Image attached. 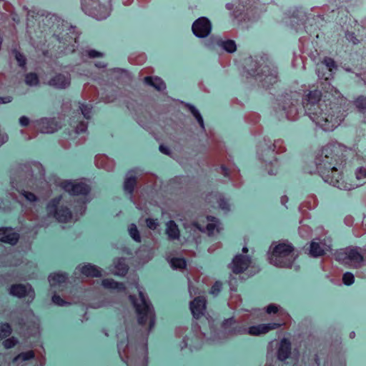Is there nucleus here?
I'll return each mask as SVG.
<instances>
[{
  "instance_id": "obj_1",
  "label": "nucleus",
  "mask_w": 366,
  "mask_h": 366,
  "mask_svg": "<svg viewBox=\"0 0 366 366\" xmlns=\"http://www.w3.org/2000/svg\"><path fill=\"white\" fill-rule=\"evenodd\" d=\"M345 117L344 107L337 102H323L311 114L313 122L325 131L335 129L342 122Z\"/></svg>"
},
{
  "instance_id": "obj_2",
  "label": "nucleus",
  "mask_w": 366,
  "mask_h": 366,
  "mask_svg": "<svg viewBox=\"0 0 366 366\" xmlns=\"http://www.w3.org/2000/svg\"><path fill=\"white\" fill-rule=\"evenodd\" d=\"M347 152V148L340 144L331 143L325 145L321 150L317 162L318 171H321L327 180L332 182V178L328 174V168L343 167Z\"/></svg>"
},
{
  "instance_id": "obj_3",
  "label": "nucleus",
  "mask_w": 366,
  "mask_h": 366,
  "mask_svg": "<svg viewBox=\"0 0 366 366\" xmlns=\"http://www.w3.org/2000/svg\"><path fill=\"white\" fill-rule=\"evenodd\" d=\"M297 253L291 243L274 242L269 252V262L280 267H290L297 257Z\"/></svg>"
},
{
  "instance_id": "obj_4",
  "label": "nucleus",
  "mask_w": 366,
  "mask_h": 366,
  "mask_svg": "<svg viewBox=\"0 0 366 366\" xmlns=\"http://www.w3.org/2000/svg\"><path fill=\"white\" fill-rule=\"evenodd\" d=\"M139 300H134L130 296L138 316V322L141 325H149V328L154 325V313L150 302L146 299L142 292H139Z\"/></svg>"
},
{
  "instance_id": "obj_5",
  "label": "nucleus",
  "mask_w": 366,
  "mask_h": 366,
  "mask_svg": "<svg viewBox=\"0 0 366 366\" xmlns=\"http://www.w3.org/2000/svg\"><path fill=\"white\" fill-rule=\"evenodd\" d=\"M336 259L342 264L351 267H360L364 262V254L362 249L357 247H347L336 252Z\"/></svg>"
},
{
  "instance_id": "obj_6",
  "label": "nucleus",
  "mask_w": 366,
  "mask_h": 366,
  "mask_svg": "<svg viewBox=\"0 0 366 366\" xmlns=\"http://www.w3.org/2000/svg\"><path fill=\"white\" fill-rule=\"evenodd\" d=\"M59 201V198L52 199L47 206L48 212L49 214H52L57 221L68 222L72 219V214L69 209L66 207L61 206L56 208Z\"/></svg>"
},
{
  "instance_id": "obj_7",
  "label": "nucleus",
  "mask_w": 366,
  "mask_h": 366,
  "mask_svg": "<svg viewBox=\"0 0 366 366\" xmlns=\"http://www.w3.org/2000/svg\"><path fill=\"white\" fill-rule=\"evenodd\" d=\"M330 250V241L326 239H314L310 245V255L312 257L324 256Z\"/></svg>"
},
{
  "instance_id": "obj_8",
  "label": "nucleus",
  "mask_w": 366,
  "mask_h": 366,
  "mask_svg": "<svg viewBox=\"0 0 366 366\" xmlns=\"http://www.w3.org/2000/svg\"><path fill=\"white\" fill-rule=\"evenodd\" d=\"M355 176V179H347V184H339L340 189L351 190L364 184L366 182V168L361 167L357 169Z\"/></svg>"
},
{
  "instance_id": "obj_9",
  "label": "nucleus",
  "mask_w": 366,
  "mask_h": 366,
  "mask_svg": "<svg viewBox=\"0 0 366 366\" xmlns=\"http://www.w3.org/2000/svg\"><path fill=\"white\" fill-rule=\"evenodd\" d=\"M61 185L66 192L72 195H85L89 192V187L82 182L65 181Z\"/></svg>"
},
{
  "instance_id": "obj_10",
  "label": "nucleus",
  "mask_w": 366,
  "mask_h": 366,
  "mask_svg": "<svg viewBox=\"0 0 366 366\" xmlns=\"http://www.w3.org/2000/svg\"><path fill=\"white\" fill-rule=\"evenodd\" d=\"M210 31V21L205 17L199 18L192 24V31L198 37L207 36Z\"/></svg>"
},
{
  "instance_id": "obj_11",
  "label": "nucleus",
  "mask_w": 366,
  "mask_h": 366,
  "mask_svg": "<svg viewBox=\"0 0 366 366\" xmlns=\"http://www.w3.org/2000/svg\"><path fill=\"white\" fill-rule=\"evenodd\" d=\"M285 322H273L269 324H260L249 327L247 330V333L252 336H258L264 335L271 330H276L282 325H285Z\"/></svg>"
},
{
  "instance_id": "obj_12",
  "label": "nucleus",
  "mask_w": 366,
  "mask_h": 366,
  "mask_svg": "<svg viewBox=\"0 0 366 366\" xmlns=\"http://www.w3.org/2000/svg\"><path fill=\"white\" fill-rule=\"evenodd\" d=\"M342 168L343 167H336L335 169L330 168V167L328 168V170H329L328 174L331 178H332V182L327 180V179L325 177V174L321 171H319V172L320 173L321 176L322 177V178L324 179V180L326 182H328L329 184L333 185L334 187H336L340 189V187L338 186L339 184L340 185L341 183H342V184L347 183V180L344 179L342 177Z\"/></svg>"
},
{
  "instance_id": "obj_13",
  "label": "nucleus",
  "mask_w": 366,
  "mask_h": 366,
  "mask_svg": "<svg viewBox=\"0 0 366 366\" xmlns=\"http://www.w3.org/2000/svg\"><path fill=\"white\" fill-rule=\"evenodd\" d=\"M250 263L251 259L249 257L238 254L234 257L230 267L234 273L239 274L246 270Z\"/></svg>"
},
{
  "instance_id": "obj_14",
  "label": "nucleus",
  "mask_w": 366,
  "mask_h": 366,
  "mask_svg": "<svg viewBox=\"0 0 366 366\" xmlns=\"http://www.w3.org/2000/svg\"><path fill=\"white\" fill-rule=\"evenodd\" d=\"M190 310L193 316L198 319L204 315L206 310V300L203 297H197L190 302Z\"/></svg>"
},
{
  "instance_id": "obj_15",
  "label": "nucleus",
  "mask_w": 366,
  "mask_h": 366,
  "mask_svg": "<svg viewBox=\"0 0 366 366\" xmlns=\"http://www.w3.org/2000/svg\"><path fill=\"white\" fill-rule=\"evenodd\" d=\"M0 242L9 243L10 244H15L19 240V234L13 231L11 228H1L0 229Z\"/></svg>"
},
{
  "instance_id": "obj_16",
  "label": "nucleus",
  "mask_w": 366,
  "mask_h": 366,
  "mask_svg": "<svg viewBox=\"0 0 366 366\" xmlns=\"http://www.w3.org/2000/svg\"><path fill=\"white\" fill-rule=\"evenodd\" d=\"M10 294L18 297H23L29 295L30 292L34 293L31 287L29 285H14L11 287Z\"/></svg>"
},
{
  "instance_id": "obj_17",
  "label": "nucleus",
  "mask_w": 366,
  "mask_h": 366,
  "mask_svg": "<svg viewBox=\"0 0 366 366\" xmlns=\"http://www.w3.org/2000/svg\"><path fill=\"white\" fill-rule=\"evenodd\" d=\"M291 353V343L286 339L283 338L277 350V357L280 360L283 361L289 357Z\"/></svg>"
},
{
  "instance_id": "obj_18",
  "label": "nucleus",
  "mask_w": 366,
  "mask_h": 366,
  "mask_svg": "<svg viewBox=\"0 0 366 366\" xmlns=\"http://www.w3.org/2000/svg\"><path fill=\"white\" fill-rule=\"evenodd\" d=\"M39 128L42 133L50 134L56 132L59 127L53 119H42L39 123Z\"/></svg>"
},
{
  "instance_id": "obj_19",
  "label": "nucleus",
  "mask_w": 366,
  "mask_h": 366,
  "mask_svg": "<svg viewBox=\"0 0 366 366\" xmlns=\"http://www.w3.org/2000/svg\"><path fill=\"white\" fill-rule=\"evenodd\" d=\"M49 85L57 89H65L70 84L69 79L62 74H58L49 81Z\"/></svg>"
},
{
  "instance_id": "obj_20",
  "label": "nucleus",
  "mask_w": 366,
  "mask_h": 366,
  "mask_svg": "<svg viewBox=\"0 0 366 366\" xmlns=\"http://www.w3.org/2000/svg\"><path fill=\"white\" fill-rule=\"evenodd\" d=\"M166 234L169 239H178L180 236V232L177 224L171 220L166 224Z\"/></svg>"
},
{
  "instance_id": "obj_21",
  "label": "nucleus",
  "mask_w": 366,
  "mask_h": 366,
  "mask_svg": "<svg viewBox=\"0 0 366 366\" xmlns=\"http://www.w3.org/2000/svg\"><path fill=\"white\" fill-rule=\"evenodd\" d=\"M266 312L268 314H272V313L275 314V313L279 312L280 315H281L282 317V319L284 320L283 322H285V324L287 323V322L288 320H290V315L287 312H286L283 310H281L280 307L275 304L269 305L266 308Z\"/></svg>"
},
{
  "instance_id": "obj_22",
  "label": "nucleus",
  "mask_w": 366,
  "mask_h": 366,
  "mask_svg": "<svg viewBox=\"0 0 366 366\" xmlns=\"http://www.w3.org/2000/svg\"><path fill=\"white\" fill-rule=\"evenodd\" d=\"M81 272L86 277H100L102 274L101 270L94 265L86 264L81 268Z\"/></svg>"
},
{
  "instance_id": "obj_23",
  "label": "nucleus",
  "mask_w": 366,
  "mask_h": 366,
  "mask_svg": "<svg viewBox=\"0 0 366 366\" xmlns=\"http://www.w3.org/2000/svg\"><path fill=\"white\" fill-rule=\"evenodd\" d=\"M144 82L154 86L159 91L164 90L166 88L164 82L159 77L147 76L144 78Z\"/></svg>"
},
{
  "instance_id": "obj_24",
  "label": "nucleus",
  "mask_w": 366,
  "mask_h": 366,
  "mask_svg": "<svg viewBox=\"0 0 366 366\" xmlns=\"http://www.w3.org/2000/svg\"><path fill=\"white\" fill-rule=\"evenodd\" d=\"M322 97V92L318 89L310 91L306 95V101L308 104H315L320 102Z\"/></svg>"
},
{
  "instance_id": "obj_25",
  "label": "nucleus",
  "mask_w": 366,
  "mask_h": 366,
  "mask_svg": "<svg viewBox=\"0 0 366 366\" xmlns=\"http://www.w3.org/2000/svg\"><path fill=\"white\" fill-rule=\"evenodd\" d=\"M66 277L63 274H53L49 277V281L51 286H56V285L63 283L66 281Z\"/></svg>"
},
{
  "instance_id": "obj_26",
  "label": "nucleus",
  "mask_w": 366,
  "mask_h": 366,
  "mask_svg": "<svg viewBox=\"0 0 366 366\" xmlns=\"http://www.w3.org/2000/svg\"><path fill=\"white\" fill-rule=\"evenodd\" d=\"M102 285L105 288H108V289H117V290L124 289L122 284H119L111 279L104 280L102 281Z\"/></svg>"
},
{
  "instance_id": "obj_27",
  "label": "nucleus",
  "mask_w": 366,
  "mask_h": 366,
  "mask_svg": "<svg viewBox=\"0 0 366 366\" xmlns=\"http://www.w3.org/2000/svg\"><path fill=\"white\" fill-rule=\"evenodd\" d=\"M137 180L134 177H127L124 184V190L129 194L132 193L136 185Z\"/></svg>"
},
{
  "instance_id": "obj_28",
  "label": "nucleus",
  "mask_w": 366,
  "mask_h": 366,
  "mask_svg": "<svg viewBox=\"0 0 366 366\" xmlns=\"http://www.w3.org/2000/svg\"><path fill=\"white\" fill-rule=\"evenodd\" d=\"M25 82L29 86H36L39 84L38 76L35 73H29L25 76Z\"/></svg>"
},
{
  "instance_id": "obj_29",
  "label": "nucleus",
  "mask_w": 366,
  "mask_h": 366,
  "mask_svg": "<svg viewBox=\"0 0 366 366\" xmlns=\"http://www.w3.org/2000/svg\"><path fill=\"white\" fill-rule=\"evenodd\" d=\"M34 357V352L30 350V351H28L26 352H22V353L19 354V355H17L16 357H14V362H17L19 360L25 361V360H31Z\"/></svg>"
},
{
  "instance_id": "obj_30",
  "label": "nucleus",
  "mask_w": 366,
  "mask_h": 366,
  "mask_svg": "<svg viewBox=\"0 0 366 366\" xmlns=\"http://www.w3.org/2000/svg\"><path fill=\"white\" fill-rule=\"evenodd\" d=\"M222 47L229 53L234 52L237 49L236 44L233 40H227L223 42Z\"/></svg>"
},
{
  "instance_id": "obj_31",
  "label": "nucleus",
  "mask_w": 366,
  "mask_h": 366,
  "mask_svg": "<svg viewBox=\"0 0 366 366\" xmlns=\"http://www.w3.org/2000/svg\"><path fill=\"white\" fill-rule=\"evenodd\" d=\"M189 111L191 113L194 115V117L197 120L198 123L201 126L202 128H204V121L203 119L199 112V111L194 107V106H189Z\"/></svg>"
},
{
  "instance_id": "obj_32",
  "label": "nucleus",
  "mask_w": 366,
  "mask_h": 366,
  "mask_svg": "<svg viewBox=\"0 0 366 366\" xmlns=\"http://www.w3.org/2000/svg\"><path fill=\"white\" fill-rule=\"evenodd\" d=\"M171 265L175 269H183L186 266V262L184 259L174 258L171 260Z\"/></svg>"
},
{
  "instance_id": "obj_33",
  "label": "nucleus",
  "mask_w": 366,
  "mask_h": 366,
  "mask_svg": "<svg viewBox=\"0 0 366 366\" xmlns=\"http://www.w3.org/2000/svg\"><path fill=\"white\" fill-rule=\"evenodd\" d=\"M11 332V330L9 324L0 325V339L9 336Z\"/></svg>"
},
{
  "instance_id": "obj_34",
  "label": "nucleus",
  "mask_w": 366,
  "mask_h": 366,
  "mask_svg": "<svg viewBox=\"0 0 366 366\" xmlns=\"http://www.w3.org/2000/svg\"><path fill=\"white\" fill-rule=\"evenodd\" d=\"M131 237L137 242H140L139 231L135 224H131L129 229Z\"/></svg>"
},
{
  "instance_id": "obj_35",
  "label": "nucleus",
  "mask_w": 366,
  "mask_h": 366,
  "mask_svg": "<svg viewBox=\"0 0 366 366\" xmlns=\"http://www.w3.org/2000/svg\"><path fill=\"white\" fill-rule=\"evenodd\" d=\"M355 104L356 107L360 111L365 110L366 109V98H363V97L357 98L355 102Z\"/></svg>"
},
{
  "instance_id": "obj_36",
  "label": "nucleus",
  "mask_w": 366,
  "mask_h": 366,
  "mask_svg": "<svg viewBox=\"0 0 366 366\" xmlns=\"http://www.w3.org/2000/svg\"><path fill=\"white\" fill-rule=\"evenodd\" d=\"M355 277L351 272H346L343 274L342 281L344 284L350 285L354 282Z\"/></svg>"
},
{
  "instance_id": "obj_37",
  "label": "nucleus",
  "mask_w": 366,
  "mask_h": 366,
  "mask_svg": "<svg viewBox=\"0 0 366 366\" xmlns=\"http://www.w3.org/2000/svg\"><path fill=\"white\" fill-rule=\"evenodd\" d=\"M206 229L209 235H213L219 232V228L216 223H209L207 225Z\"/></svg>"
},
{
  "instance_id": "obj_38",
  "label": "nucleus",
  "mask_w": 366,
  "mask_h": 366,
  "mask_svg": "<svg viewBox=\"0 0 366 366\" xmlns=\"http://www.w3.org/2000/svg\"><path fill=\"white\" fill-rule=\"evenodd\" d=\"M21 194L29 202H36L37 200L36 196L34 193H32V192H27V191H23L21 192Z\"/></svg>"
},
{
  "instance_id": "obj_39",
  "label": "nucleus",
  "mask_w": 366,
  "mask_h": 366,
  "mask_svg": "<svg viewBox=\"0 0 366 366\" xmlns=\"http://www.w3.org/2000/svg\"><path fill=\"white\" fill-rule=\"evenodd\" d=\"M14 53L16 59L18 61L19 66H24L26 64V59L24 56L17 51H14Z\"/></svg>"
},
{
  "instance_id": "obj_40",
  "label": "nucleus",
  "mask_w": 366,
  "mask_h": 366,
  "mask_svg": "<svg viewBox=\"0 0 366 366\" xmlns=\"http://www.w3.org/2000/svg\"><path fill=\"white\" fill-rule=\"evenodd\" d=\"M323 63L328 68L329 71H332L333 69L336 68V64L335 61L331 58H325L323 61Z\"/></svg>"
},
{
  "instance_id": "obj_41",
  "label": "nucleus",
  "mask_w": 366,
  "mask_h": 366,
  "mask_svg": "<svg viewBox=\"0 0 366 366\" xmlns=\"http://www.w3.org/2000/svg\"><path fill=\"white\" fill-rule=\"evenodd\" d=\"M17 341L14 338H9L3 342V345L5 348L9 349L13 347L16 344Z\"/></svg>"
},
{
  "instance_id": "obj_42",
  "label": "nucleus",
  "mask_w": 366,
  "mask_h": 366,
  "mask_svg": "<svg viewBox=\"0 0 366 366\" xmlns=\"http://www.w3.org/2000/svg\"><path fill=\"white\" fill-rule=\"evenodd\" d=\"M221 289H222V283L217 282L212 285L211 290H210V293L216 295L220 292Z\"/></svg>"
},
{
  "instance_id": "obj_43",
  "label": "nucleus",
  "mask_w": 366,
  "mask_h": 366,
  "mask_svg": "<svg viewBox=\"0 0 366 366\" xmlns=\"http://www.w3.org/2000/svg\"><path fill=\"white\" fill-rule=\"evenodd\" d=\"M272 147H273L272 152H274L275 150H277V152H282L284 151V149L282 148V142L281 140L275 141L274 142V144H272Z\"/></svg>"
},
{
  "instance_id": "obj_44",
  "label": "nucleus",
  "mask_w": 366,
  "mask_h": 366,
  "mask_svg": "<svg viewBox=\"0 0 366 366\" xmlns=\"http://www.w3.org/2000/svg\"><path fill=\"white\" fill-rule=\"evenodd\" d=\"M80 109L81 111V113L83 114V115L86 118V119H89L90 117V113H91V109L90 108H89L87 106H85V105H81L80 107Z\"/></svg>"
},
{
  "instance_id": "obj_45",
  "label": "nucleus",
  "mask_w": 366,
  "mask_h": 366,
  "mask_svg": "<svg viewBox=\"0 0 366 366\" xmlns=\"http://www.w3.org/2000/svg\"><path fill=\"white\" fill-rule=\"evenodd\" d=\"M146 222L147 226L152 229H155L158 226V223L157 222V221L153 219H147Z\"/></svg>"
},
{
  "instance_id": "obj_46",
  "label": "nucleus",
  "mask_w": 366,
  "mask_h": 366,
  "mask_svg": "<svg viewBox=\"0 0 366 366\" xmlns=\"http://www.w3.org/2000/svg\"><path fill=\"white\" fill-rule=\"evenodd\" d=\"M52 301L56 305L62 306L64 305V301L58 295H54L52 297Z\"/></svg>"
},
{
  "instance_id": "obj_47",
  "label": "nucleus",
  "mask_w": 366,
  "mask_h": 366,
  "mask_svg": "<svg viewBox=\"0 0 366 366\" xmlns=\"http://www.w3.org/2000/svg\"><path fill=\"white\" fill-rule=\"evenodd\" d=\"M119 266L120 268L119 269V271L117 272L119 275H124L127 272V267L125 264H119Z\"/></svg>"
},
{
  "instance_id": "obj_48",
  "label": "nucleus",
  "mask_w": 366,
  "mask_h": 366,
  "mask_svg": "<svg viewBox=\"0 0 366 366\" xmlns=\"http://www.w3.org/2000/svg\"><path fill=\"white\" fill-rule=\"evenodd\" d=\"M19 123L21 126L26 127L29 124V119L26 116H22L19 119Z\"/></svg>"
},
{
  "instance_id": "obj_49",
  "label": "nucleus",
  "mask_w": 366,
  "mask_h": 366,
  "mask_svg": "<svg viewBox=\"0 0 366 366\" xmlns=\"http://www.w3.org/2000/svg\"><path fill=\"white\" fill-rule=\"evenodd\" d=\"M88 54H89V56L91 57V58H96V57H101V56H102V54L100 52H99V51H97L96 50H91V51H89Z\"/></svg>"
},
{
  "instance_id": "obj_50",
  "label": "nucleus",
  "mask_w": 366,
  "mask_h": 366,
  "mask_svg": "<svg viewBox=\"0 0 366 366\" xmlns=\"http://www.w3.org/2000/svg\"><path fill=\"white\" fill-rule=\"evenodd\" d=\"M346 36L348 40L352 41L354 44H357L358 42V40L355 37L354 33H347Z\"/></svg>"
},
{
  "instance_id": "obj_51",
  "label": "nucleus",
  "mask_w": 366,
  "mask_h": 366,
  "mask_svg": "<svg viewBox=\"0 0 366 366\" xmlns=\"http://www.w3.org/2000/svg\"><path fill=\"white\" fill-rule=\"evenodd\" d=\"M87 126L86 124L81 122L76 127L77 132H83L86 131Z\"/></svg>"
},
{
  "instance_id": "obj_52",
  "label": "nucleus",
  "mask_w": 366,
  "mask_h": 366,
  "mask_svg": "<svg viewBox=\"0 0 366 366\" xmlns=\"http://www.w3.org/2000/svg\"><path fill=\"white\" fill-rule=\"evenodd\" d=\"M11 101H12V97H10V96H7V97H0V104H1L9 103Z\"/></svg>"
},
{
  "instance_id": "obj_53",
  "label": "nucleus",
  "mask_w": 366,
  "mask_h": 366,
  "mask_svg": "<svg viewBox=\"0 0 366 366\" xmlns=\"http://www.w3.org/2000/svg\"><path fill=\"white\" fill-rule=\"evenodd\" d=\"M219 206L223 209H228L229 206L227 203L224 199H220Z\"/></svg>"
},
{
  "instance_id": "obj_54",
  "label": "nucleus",
  "mask_w": 366,
  "mask_h": 366,
  "mask_svg": "<svg viewBox=\"0 0 366 366\" xmlns=\"http://www.w3.org/2000/svg\"><path fill=\"white\" fill-rule=\"evenodd\" d=\"M159 150L165 154H169V149L163 145H160L159 147Z\"/></svg>"
},
{
  "instance_id": "obj_55",
  "label": "nucleus",
  "mask_w": 366,
  "mask_h": 366,
  "mask_svg": "<svg viewBox=\"0 0 366 366\" xmlns=\"http://www.w3.org/2000/svg\"><path fill=\"white\" fill-rule=\"evenodd\" d=\"M234 322V320H233L232 319L227 320L224 322V326L225 328H227L229 326L232 325Z\"/></svg>"
},
{
  "instance_id": "obj_56",
  "label": "nucleus",
  "mask_w": 366,
  "mask_h": 366,
  "mask_svg": "<svg viewBox=\"0 0 366 366\" xmlns=\"http://www.w3.org/2000/svg\"><path fill=\"white\" fill-rule=\"evenodd\" d=\"M242 252L243 253H247L248 252V248L247 247H244L242 248Z\"/></svg>"
},
{
  "instance_id": "obj_57",
  "label": "nucleus",
  "mask_w": 366,
  "mask_h": 366,
  "mask_svg": "<svg viewBox=\"0 0 366 366\" xmlns=\"http://www.w3.org/2000/svg\"><path fill=\"white\" fill-rule=\"evenodd\" d=\"M194 225L199 229V230H202V229L197 225V224H194Z\"/></svg>"
}]
</instances>
